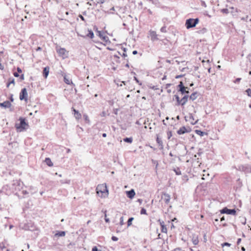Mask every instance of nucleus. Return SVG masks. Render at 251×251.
<instances>
[{
  "label": "nucleus",
  "instance_id": "nucleus-60",
  "mask_svg": "<svg viewBox=\"0 0 251 251\" xmlns=\"http://www.w3.org/2000/svg\"><path fill=\"white\" fill-rule=\"evenodd\" d=\"M133 54L135 55L137 54V50H133L132 52Z\"/></svg>",
  "mask_w": 251,
  "mask_h": 251
},
{
  "label": "nucleus",
  "instance_id": "nucleus-30",
  "mask_svg": "<svg viewBox=\"0 0 251 251\" xmlns=\"http://www.w3.org/2000/svg\"><path fill=\"white\" fill-rule=\"evenodd\" d=\"M161 232L163 233H167V229L165 226H162L161 227Z\"/></svg>",
  "mask_w": 251,
  "mask_h": 251
},
{
  "label": "nucleus",
  "instance_id": "nucleus-55",
  "mask_svg": "<svg viewBox=\"0 0 251 251\" xmlns=\"http://www.w3.org/2000/svg\"><path fill=\"white\" fill-rule=\"evenodd\" d=\"M198 243V241L197 240H195L193 241V243L194 245H197Z\"/></svg>",
  "mask_w": 251,
  "mask_h": 251
},
{
  "label": "nucleus",
  "instance_id": "nucleus-14",
  "mask_svg": "<svg viewBox=\"0 0 251 251\" xmlns=\"http://www.w3.org/2000/svg\"><path fill=\"white\" fill-rule=\"evenodd\" d=\"M189 96L188 95H185L181 100H180V105H184L186 104L188 98Z\"/></svg>",
  "mask_w": 251,
  "mask_h": 251
},
{
  "label": "nucleus",
  "instance_id": "nucleus-59",
  "mask_svg": "<svg viewBox=\"0 0 251 251\" xmlns=\"http://www.w3.org/2000/svg\"><path fill=\"white\" fill-rule=\"evenodd\" d=\"M122 56H123V57H126V56H127V54H126V53L124 52V53H123V54L122 55Z\"/></svg>",
  "mask_w": 251,
  "mask_h": 251
},
{
  "label": "nucleus",
  "instance_id": "nucleus-33",
  "mask_svg": "<svg viewBox=\"0 0 251 251\" xmlns=\"http://www.w3.org/2000/svg\"><path fill=\"white\" fill-rule=\"evenodd\" d=\"M248 96L251 97V89L249 88L246 90Z\"/></svg>",
  "mask_w": 251,
  "mask_h": 251
},
{
  "label": "nucleus",
  "instance_id": "nucleus-9",
  "mask_svg": "<svg viewBox=\"0 0 251 251\" xmlns=\"http://www.w3.org/2000/svg\"><path fill=\"white\" fill-rule=\"evenodd\" d=\"M162 199L166 203L168 204L170 202L171 198L170 196L168 194L164 193L163 196L162 197Z\"/></svg>",
  "mask_w": 251,
  "mask_h": 251
},
{
  "label": "nucleus",
  "instance_id": "nucleus-8",
  "mask_svg": "<svg viewBox=\"0 0 251 251\" xmlns=\"http://www.w3.org/2000/svg\"><path fill=\"white\" fill-rule=\"evenodd\" d=\"M150 35L151 38V40L153 42L155 41H157L158 40L157 38V35L155 31H150Z\"/></svg>",
  "mask_w": 251,
  "mask_h": 251
},
{
  "label": "nucleus",
  "instance_id": "nucleus-45",
  "mask_svg": "<svg viewBox=\"0 0 251 251\" xmlns=\"http://www.w3.org/2000/svg\"><path fill=\"white\" fill-rule=\"evenodd\" d=\"M32 226L31 227V228H29V227H26V226H25V230H33V229L32 228Z\"/></svg>",
  "mask_w": 251,
  "mask_h": 251
},
{
  "label": "nucleus",
  "instance_id": "nucleus-46",
  "mask_svg": "<svg viewBox=\"0 0 251 251\" xmlns=\"http://www.w3.org/2000/svg\"><path fill=\"white\" fill-rule=\"evenodd\" d=\"M159 222H160V226H161L162 227V226H165L164 225V223L163 221H161L160 220H159Z\"/></svg>",
  "mask_w": 251,
  "mask_h": 251
},
{
  "label": "nucleus",
  "instance_id": "nucleus-57",
  "mask_svg": "<svg viewBox=\"0 0 251 251\" xmlns=\"http://www.w3.org/2000/svg\"><path fill=\"white\" fill-rule=\"evenodd\" d=\"M134 79L138 83H139V81L138 80V79L136 77L134 76Z\"/></svg>",
  "mask_w": 251,
  "mask_h": 251
},
{
  "label": "nucleus",
  "instance_id": "nucleus-11",
  "mask_svg": "<svg viewBox=\"0 0 251 251\" xmlns=\"http://www.w3.org/2000/svg\"><path fill=\"white\" fill-rule=\"evenodd\" d=\"M72 111H74V116L76 119L79 120L81 118V115L78 111L75 110L74 107L72 108Z\"/></svg>",
  "mask_w": 251,
  "mask_h": 251
},
{
  "label": "nucleus",
  "instance_id": "nucleus-64",
  "mask_svg": "<svg viewBox=\"0 0 251 251\" xmlns=\"http://www.w3.org/2000/svg\"><path fill=\"white\" fill-rule=\"evenodd\" d=\"M0 248L1 249V250H3V249L5 248V246L3 245L2 246H0Z\"/></svg>",
  "mask_w": 251,
  "mask_h": 251
},
{
  "label": "nucleus",
  "instance_id": "nucleus-61",
  "mask_svg": "<svg viewBox=\"0 0 251 251\" xmlns=\"http://www.w3.org/2000/svg\"><path fill=\"white\" fill-rule=\"evenodd\" d=\"M10 101H13L14 100V99H13V95H12L11 96V97H10Z\"/></svg>",
  "mask_w": 251,
  "mask_h": 251
},
{
  "label": "nucleus",
  "instance_id": "nucleus-36",
  "mask_svg": "<svg viewBox=\"0 0 251 251\" xmlns=\"http://www.w3.org/2000/svg\"><path fill=\"white\" fill-rule=\"evenodd\" d=\"M13 186H14V185H17L18 186V189L19 190L20 188V186H19V182L17 181H16V182H14L13 184H12Z\"/></svg>",
  "mask_w": 251,
  "mask_h": 251
},
{
  "label": "nucleus",
  "instance_id": "nucleus-34",
  "mask_svg": "<svg viewBox=\"0 0 251 251\" xmlns=\"http://www.w3.org/2000/svg\"><path fill=\"white\" fill-rule=\"evenodd\" d=\"M167 136L168 139H170L171 137L172 136V133L171 131H168L167 132Z\"/></svg>",
  "mask_w": 251,
  "mask_h": 251
},
{
  "label": "nucleus",
  "instance_id": "nucleus-56",
  "mask_svg": "<svg viewBox=\"0 0 251 251\" xmlns=\"http://www.w3.org/2000/svg\"><path fill=\"white\" fill-rule=\"evenodd\" d=\"M22 193L24 194V195H26V194H27L28 193L27 192V191H22Z\"/></svg>",
  "mask_w": 251,
  "mask_h": 251
},
{
  "label": "nucleus",
  "instance_id": "nucleus-31",
  "mask_svg": "<svg viewBox=\"0 0 251 251\" xmlns=\"http://www.w3.org/2000/svg\"><path fill=\"white\" fill-rule=\"evenodd\" d=\"M160 31H161V32H163V33L167 32L166 26H163V27H162L160 29Z\"/></svg>",
  "mask_w": 251,
  "mask_h": 251
},
{
  "label": "nucleus",
  "instance_id": "nucleus-24",
  "mask_svg": "<svg viewBox=\"0 0 251 251\" xmlns=\"http://www.w3.org/2000/svg\"><path fill=\"white\" fill-rule=\"evenodd\" d=\"M123 140L125 142L128 143H131L132 142L133 139L132 137H129V138L126 137L125 138H124L123 139Z\"/></svg>",
  "mask_w": 251,
  "mask_h": 251
},
{
  "label": "nucleus",
  "instance_id": "nucleus-6",
  "mask_svg": "<svg viewBox=\"0 0 251 251\" xmlns=\"http://www.w3.org/2000/svg\"><path fill=\"white\" fill-rule=\"evenodd\" d=\"M178 87L179 88V91L182 94L189 93V91L186 90V89H188V87H185L182 81L179 82Z\"/></svg>",
  "mask_w": 251,
  "mask_h": 251
},
{
  "label": "nucleus",
  "instance_id": "nucleus-7",
  "mask_svg": "<svg viewBox=\"0 0 251 251\" xmlns=\"http://www.w3.org/2000/svg\"><path fill=\"white\" fill-rule=\"evenodd\" d=\"M190 131V129L189 127L186 128L185 126H183L181 127L177 131V133L179 135H181L184 134L185 133L189 132Z\"/></svg>",
  "mask_w": 251,
  "mask_h": 251
},
{
  "label": "nucleus",
  "instance_id": "nucleus-48",
  "mask_svg": "<svg viewBox=\"0 0 251 251\" xmlns=\"http://www.w3.org/2000/svg\"><path fill=\"white\" fill-rule=\"evenodd\" d=\"M13 75H14V76H15V77L19 76V75L18 73L15 72V73H14Z\"/></svg>",
  "mask_w": 251,
  "mask_h": 251
},
{
  "label": "nucleus",
  "instance_id": "nucleus-4",
  "mask_svg": "<svg viewBox=\"0 0 251 251\" xmlns=\"http://www.w3.org/2000/svg\"><path fill=\"white\" fill-rule=\"evenodd\" d=\"M20 124L19 126L16 125V126L17 129H21L20 131L25 129V126H27V124L26 123L25 119L22 117H20L19 119Z\"/></svg>",
  "mask_w": 251,
  "mask_h": 251
},
{
  "label": "nucleus",
  "instance_id": "nucleus-3",
  "mask_svg": "<svg viewBox=\"0 0 251 251\" xmlns=\"http://www.w3.org/2000/svg\"><path fill=\"white\" fill-rule=\"evenodd\" d=\"M221 214H226L229 215H235L236 214V210L235 209H228L227 207H224L220 210Z\"/></svg>",
  "mask_w": 251,
  "mask_h": 251
},
{
  "label": "nucleus",
  "instance_id": "nucleus-35",
  "mask_svg": "<svg viewBox=\"0 0 251 251\" xmlns=\"http://www.w3.org/2000/svg\"><path fill=\"white\" fill-rule=\"evenodd\" d=\"M141 214H147L146 210L144 208H142L140 211Z\"/></svg>",
  "mask_w": 251,
  "mask_h": 251
},
{
  "label": "nucleus",
  "instance_id": "nucleus-41",
  "mask_svg": "<svg viewBox=\"0 0 251 251\" xmlns=\"http://www.w3.org/2000/svg\"><path fill=\"white\" fill-rule=\"evenodd\" d=\"M92 251H101L100 250H99L96 246H94L92 248Z\"/></svg>",
  "mask_w": 251,
  "mask_h": 251
},
{
  "label": "nucleus",
  "instance_id": "nucleus-10",
  "mask_svg": "<svg viewBox=\"0 0 251 251\" xmlns=\"http://www.w3.org/2000/svg\"><path fill=\"white\" fill-rule=\"evenodd\" d=\"M126 194L127 197L128 198L131 199H132L135 195V191L133 189H131L129 191H126Z\"/></svg>",
  "mask_w": 251,
  "mask_h": 251
},
{
  "label": "nucleus",
  "instance_id": "nucleus-39",
  "mask_svg": "<svg viewBox=\"0 0 251 251\" xmlns=\"http://www.w3.org/2000/svg\"><path fill=\"white\" fill-rule=\"evenodd\" d=\"M111 239L113 241H117L118 240V238L116 237V236H113L111 238Z\"/></svg>",
  "mask_w": 251,
  "mask_h": 251
},
{
  "label": "nucleus",
  "instance_id": "nucleus-1",
  "mask_svg": "<svg viewBox=\"0 0 251 251\" xmlns=\"http://www.w3.org/2000/svg\"><path fill=\"white\" fill-rule=\"evenodd\" d=\"M199 19L198 18L192 19L190 18L187 19L185 22V26L187 29H189L196 26L198 24Z\"/></svg>",
  "mask_w": 251,
  "mask_h": 251
},
{
  "label": "nucleus",
  "instance_id": "nucleus-52",
  "mask_svg": "<svg viewBox=\"0 0 251 251\" xmlns=\"http://www.w3.org/2000/svg\"><path fill=\"white\" fill-rule=\"evenodd\" d=\"M17 71L19 73H21L22 72L21 69H20L19 67L17 68Z\"/></svg>",
  "mask_w": 251,
  "mask_h": 251
},
{
  "label": "nucleus",
  "instance_id": "nucleus-22",
  "mask_svg": "<svg viewBox=\"0 0 251 251\" xmlns=\"http://www.w3.org/2000/svg\"><path fill=\"white\" fill-rule=\"evenodd\" d=\"M195 132L196 134L201 136H203L204 135L206 134V133L205 132L202 131L200 130H196Z\"/></svg>",
  "mask_w": 251,
  "mask_h": 251
},
{
  "label": "nucleus",
  "instance_id": "nucleus-38",
  "mask_svg": "<svg viewBox=\"0 0 251 251\" xmlns=\"http://www.w3.org/2000/svg\"><path fill=\"white\" fill-rule=\"evenodd\" d=\"M231 244L227 243V242H225V243H224L223 244H222V246L224 247V246H228V247H229L230 246Z\"/></svg>",
  "mask_w": 251,
  "mask_h": 251
},
{
  "label": "nucleus",
  "instance_id": "nucleus-42",
  "mask_svg": "<svg viewBox=\"0 0 251 251\" xmlns=\"http://www.w3.org/2000/svg\"><path fill=\"white\" fill-rule=\"evenodd\" d=\"M201 5L203 6V7H206V4L205 2L204 1H201Z\"/></svg>",
  "mask_w": 251,
  "mask_h": 251
},
{
  "label": "nucleus",
  "instance_id": "nucleus-12",
  "mask_svg": "<svg viewBox=\"0 0 251 251\" xmlns=\"http://www.w3.org/2000/svg\"><path fill=\"white\" fill-rule=\"evenodd\" d=\"M11 106V104L10 101L6 100L3 102L0 103V106L4 108H9Z\"/></svg>",
  "mask_w": 251,
  "mask_h": 251
},
{
  "label": "nucleus",
  "instance_id": "nucleus-18",
  "mask_svg": "<svg viewBox=\"0 0 251 251\" xmlns=\"http://www.w3.org/2000/svg\"><path fill=\"white\" fill-rule=\"evenodd\" d=\"M45 162H46L47 165L50 167H51L53 166V163L50 158H46L45 159Z\"/></svg>",
  "mask_w": 251,
  "mask_h": 251
},
{
  "label": "nucleus",
  "instance_id": "nucleus-54",
  "mask_svg": "<svg viewBox=\"0 0 251 251\" xmlns=\"http://www.w3.org/2000/svg\"><path fill=\"white\" fill-rule=\"evenodd\" d=\"M84 117L85 120L86 121H88L89 120H88V117L86 115H84Z\"/></svg>",
  "mask_w": 251,
  "mask_h": 251
},
{
  "label": "nucleus",
  "instance_id": "nucleus-26",
  "mask_svg": "<svg viewBox=\"0 0 251 251\" xmlns=\"http://www.w3.org/2000/svg\"><path fill=\"white\" fill-rule=\"evenodd\" d=\"M174 97L175 98V99L176 100V102H177V103L176 104L177 105H180V100L179 99V97L178 95H175L174 96Z\"/></svg>",
  "mask_w": 251,
  "mask_h": 251
},
{
  "label": "nucleus",
  "instance_id": "nucleus-16",
  "mask_svg": "<svg viewBox=\"0 0 251 251\" xmlns=\"http://www.w3.org/2000/svg\"><path fill=\"white\" fill-rule=\"evenodd\" d=\"M57 52L60 55H65L66 50L64 48H60L57 50Z\"/></svg>",
  "mask_w": 251,
  "mask_h": 251
},
{
  "label": "nucleus",
  "instance_id": "nucleus-63",
  "mask_svg": "<svg viewBox=\"0 0 251 251\" xmlns=\"http://www.w3.org/2000/svg\"><path fill=\"white\" fill-rule=\"evenodd\" d=\"M106 135H106V134L105 133H102V137H106Z\"/></svg>",
  "mask_w": 251,
  "mask_h": 251
},
{
  "label": "nucleus",
  "instance_id": "nucleus-23",
  "mask_svg": "<svg viewBox=\"0 0 251 251\" xmlns=\"http://www.w3.org/2000/svg\"><path fill=\"white\" fill-rule=\"evenodd\" d=\"M87 36L92 39L94 37V34L93 32L91 30H88V33L87 34Z\"/></svg>",
  "mask_w": 251,
  "mask_h": 251
},
{
  "label": "nucleus",
  "instance_id": "nucleus-20",
  "mask_svg": "<svg viewBox=\"0 0 251 251\" xmlns=\"http://www.w3.org/2000/svg\"><path fill=\"white\" fill-rule=\"evenodd\" d=\"M64 81L67 84H70L71 83L73 84L71 80H70V78L67 77V76L65 75L64 76Z\"/></svg>",
  "mask_w": 251,
  "mask_h": 251
},
{
  "label": "nucleus",
  "instance_id": "nucleus-29",
  "mask_svg": "<svg viewBox=\"0 0 251 251\" xmlns=\"http://www.w3.org/2000/svg\"><path fill=\"white\" fill-rule=\"evenodd\" d=\"M8 82L10 84H13L14 85H15V80L14 78L13 77H10L8 79Z\"/></svg>",
  "mask_w": 251,
  "mask_h": 251
},
{
  "label": "nucleus",
  "instance_id": "nucleus-49",
  "mask_svg": "<svg viewBox=\"0 0 251 251\" xmlns=\"http://www.w3.org/2000/svg\"><path fill=\"white\" fill-rule=\"evenodd\" d=\"M189 118L190 119H192L193 120H194L193 116L192 115V114H189Z\"/></svg>",
  "mask_w": 251,
  "mask_h": 251
},
{
  "label": "nucleus",
  "instance_id": "nucleus-53",
  "mask_svg": "<svg viewBox=\"0 0 251 251\" xmlns=\"http://www.w3.org/2000/svg\"><path fill=\"white\" fill-rule=\"evenodd\" d=\"M20 79L21 80H24V75L23 74L21 75H20Z\"/></svg>",
  "mask_w": 251,
  "mask_h": 251
},
{
  "label": "nucleus",
  "instance_id": "nucleus-2",
  "mask_svg": "<svg viewBox=\"0 0 251 251\" xmlns=\"http://www.w3.org/2000/svg\"><path fill=\"white\" fill-rule=\"evenodd\" d=\"M238 170L246 174L251 173V166L248 164L238 166Z\"/></svg>",
  "mask_w": 251,
  "mask_h": 251
},
{
  "label": "nucleus",
  "instance_id": "nucleus-37",
  "mask_svg": "<svg viewBox=\"0 0 251 251\" xmlns=\"http://www.w3.org/2000/svg\"><path fill=\"white\" fill-rule=\"evenodd\" d=\"M120 225L122 226L124 224V217L122 216L120 218Z\"/></svg>",
  "mask_w": 251,
  "mask_h": 251
},
{
  "label": "nucleus",
  "instance_id": "nucleus-32",
  "mask_svg": "<svg viewBox=\"0 0 251 251\" xmlns=\"http://www.w3.org/2000/svg\"><path fill=\"white\" fill-rule=\"evenodd\" d=\"M223 13L228 14L229 13L228 10L227 8H224L221 10Z\"/></svg>",
  "mask_w": 251,
  "mask_h": 251
},
{
  "label": "nucleus",
  "instance_id": "nucleus-5",
  "mask_svg": "<svg viewBox=\"0 0 251 251\" xmlns=\"http://www.w3.org/2000/svg\"><path fill=\"white\" fill-rule=\"evenodd\" d=\"M27 92L26 89L25 88H23L20 93V100H25V101H27Z\"/></svg>",
  "mask_w": 251,
  "mask_h": 251
},
{
  "label": "nucleus",
  "instance_id": "nucleus-44",
  "mask_svg": "<svg viewBox=\"0 0 251 251\" xmlns=\"http://www.w3.org/2000/svg\"><path fill=\"white\" fill-rule=\"evenodd\" d=\"M61 182L62 183H68V184H70V180H66V181H63V180H61Z\"/></svg>",
  "mask_w": 251,
  "mask_h": 251
},
{
  "label": "nucleus",
  "instance_id": "nucleus-47",
  "mask_svg": "<svg viewBox=\"0 0 251 251\" xmlns=\"http://www.w3.org/2000/svg\"><path fill=\"white\" fill-rule=\"evenodd\" d=\"M105 2V0H100L99 1H98V3H101L102 4Z\"/></svg>",
  "mask_w": 251,
  "mask_h": 251
},
{
  "label": "nucleus",
  "instance_id": "nucleus-62",
  "mask_svg": "<svg viewBox=\"0 0 251 251\" xmlns=\"http://www.w3.org/2000/svg\"><path fill=\"white\" fill-rule=\"evenodd\" d=\"M135 124H136V125H141V124H140V123L139 122V121H137L136 122Z\"/></svg>",
  "mask_w": 251,
  "mask_h": 251
},
{
  "label": "nucleus",
  "instance_id": "nucleus-40",
  "mask_svg": "<svg viewBox=\"0 0 251 251\" xmlns=\"http://www.w3.org/2000/svg\"><path fill=\"white\" fill-rule=\"evenodd\" d=\"M241 78H236L234 81V83H239L240 80H241Z\"/></svg>",
  "mask_w": 251,
  "mask_h": 251
},
{
  "label": "nucleus",
  "instance_id": "nucleus-19",
  "mask_svg": "<svg viewBox=\"0 0 251 251\" xmlns=\"http://www.w3.org/2000/svg\"><path fill=\"white\" fill-rule=\"evenodd\" d=\"M197 97H198L197 92H194L190 95L189 98H190V100H196L197 99Z\"/></svg>",
  "mask_w": 251,
  "mask_h": 251
},
{
  "label": "nucleus",
  "instance_id": "nucleus-21",
  "mask_svg": "<svg viewBox=\"0 0 251 251\" xmlns=\"http://www.w3.org/2000/svg\"><path fill=\"white\" fill-rule=\"evenodd\" d=\"M173 171L175 172V173L176 175H181V172L178 167L174 168L173 169Z\"/></svg>",
  "mask_w": 251,
  "mask_h": 251
},
{
  "label": "nucleus",
  "instance_id": "nucleus-28",
  "mask_svg": "<svg viewBox=\"0 0 251 251\" xmlns=\"http://www.w3.org/2000/svg\"><path fill=\"white\" fill-rule=\"evenodd\" d=\"M56 235H58L59 236H60V237H63V236H64L65 235V231H59L58 232V233H57L56 234Z\"/></svg>",
  "mask_w": 251,
  "mask_h": 251
},
{
  "label": "nucleus",
  "instance_id": "nucleus-13",
  "mask_svg": "<svg viewBox=\"0 0 251 251\" xmlns=\"http://www.w3.org/2000/svg\"><path fill=\"white\" fill-rule=\"evenodd\" d=\"M50 68L48 66L45 67L43 71V75L45 78H47L49 74Z\"/></svg>",
  "mask_w": 251,
  "mask_h": 251
},
{
  "label": "nucleus",
  "instance_id": "nucleus-27",
  "mask_svg": "<svg viewBox=\"0 0 251 251\" xmlns=\"http://www.w3.org/2000/svg\"><path fill=\"white\" fill-rule=\"evenodd\" d=\"M134 220L133 217L129 218L127 221V226H129L132 223V221Z\"/></svg>",
  "mask_w": 251,
  "mask_h": 251
},
{
  "label": "nucleus",
  "instance_id": "nucleus-15",
  "mask_svg": "<svg viewBox=\"0 0 251 251\" xmlns=\"http://www.w3.org/2000/svg\"><path fill=\"white\" fill-rule=\"evenodd\" d=\"M99 36L100 38H101L103 41L106 42L108 39V38L106 36L103 35V33L101 31H98Z\"/></svg>",
  "mask_w": 251,
  "mask_h": 251
},
{
  "label": "nucleus",
  "instance_id": "nucleus-17",
  "mask_svg": "<svg viewBox=\"0 0 251 251\" xmlns=\"http://www.w3.org/2000/svg\"><path fill=\"white\" fill-rule=\"evenodd\" d=\"M156 142L157 143L158 145L160 147V149H162L163 148V142H162L161 139L159 138L158 136H157V138H156Z\"/></svg>",
  "mask_w": 251,
  "mask_h": 251
},
{
  "label": "nucleus",
  "instance_id": "nucleus-51",
  "mask_svg": "<svg viewBox=\"0 0 251 251\" xmlns=\"http://www.w3.org/2000/svg\"><path fill=\"white\" fill-rule=\"evenodd\" d=\"M241 241V238L238 239L237 241V245H239Z\"/></svg>",
  "mask_w": 251,
  "mask_h": 251
},
{
  "label": "nucleus",
  "instance_id": "nucleus-25",
  "mask_svg": "<svg viewBox=\"0 0 251 251\" xmlns=\"http://www.w3.org/2000/svg\"><path fill=\"white\" fill-rule=\"evenodd\" d=\"M202 62L203 63V65L204 67L205 68V69H207V67L210 66V65L209 64V60H207L206 61H205L204 60H203L202 61Z\"/></svg>",
  "mask_w": 251,
  "mask_h": 251
},
{
  "label": "nucleus",
  "instance_id": "nucleus-50",
  "mask_svg": "<svg viewBox=\"0 0 251 251\" xmlns=\"http://www.w3.org/2000/svg\"><path fill=\"white\" fill-rule=\"evenodd\" d=\"M79 17L82 20V21H85V19H84V18L81 15H79Z\"/></svg>",
  "mask_w": 251,
  "mask_h": 251
},
{
  "label": "nucleus",
  "instance_id": "nucleus-58",
  "mask_svg": "<svg viewBox=\"0 0 251 251\" xmlns=\"http://www.w3.org/2000/svg\"><path fill=\"white\" fill-rule=\"evenodd\" d=\"M4 69V67L3 65H1V63H0V69L2 70Z\"/></svg>",
  "mask_w": 251,
  "mask_h": 251
},
{
  "label": "nucleus",
  "instance_id": "nucleus-43",
  "mask_svg": "<svg viewBox=\"0 0 251 251\" xmlns=\"http://www.w3.org/2000/svg\"><path fill=\"white\" fill-rule=\"evenodd\" d=\"M104 220H105V221L106 222V223H109L110 220H109V218H106V214H105V218H104Z\"/></svg>",
  "mask_w": 251,
  "mask_h": 251
}]
</instances>
